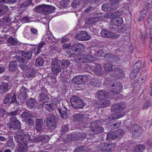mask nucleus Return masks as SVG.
<instances>
[{"instance_id":"3c124183","label":"nucleus","mask_w":152,"mask_h":152,"mask_svg":"<svg viewBox=\"0 0 152 152\" xmlns=\"http://www.w3.org/2000/svg\"><path fill=\"white\" fill-rule=\"evenodd\" d=\"M70 64L69 61L67 60H63L62 62V65L64 67H67Z\"/></svg>"},{"instance_id":"72a5a7b5","label":"nucleus","mask_w":152,"mask_h":152,"mask_svg":"<svg viewBox=\"0 0 152 152\" xmlns=\"http://www.w3.org/2000/svg\"><path fill=\"white\" fill-rule=\"evenodd\" d=\"M9 69L10 71H14L17 69V63L15 61L10 62L9 64Z\"/></svg>"},{"instance_id":"6e6d98bb","label":"nucleus","mask_w":152,"mask_h":152,"mask_svg":"<svg viewBox=\"0 0 152 152\" xmlns=\"http://www.w3.org/2000/svg\"><path fill=\"white\" fill-rule=\"evenodd\" d=\"M121 124V121H118L113 124V126L114 129L116 128L120 127Z\"/></svg>"},{"instance_id":"0eeeda50","label":"nucleus","mask_w":152,"mask_h":152,"mask_svg":"<svg viewBox=\"0 0 152 152\" xmlns=\"http://www.w3.org/2000/svg\"><path fill=\"white\" fill-rule=\"evenodd\" d=\"M122 0H110V4H103L102 8L104 11H110L117 9L119 6V4Z\"/></svg>"},{"instance_id":"bf43d9fd","label":"nucleus","mask_w":152,"mask_h":152,"mask_svg":"<svg viewBox=\"0 0 152 152\" xmlns=\"http://www.w3.org/2000/svg\"><path fill=\"white\" fill-rule=\"evenodd\" d=\"M146 14L145 13L141 14L138 17V20L139 22L142 21L145 17Z\"/></svg>"},{"instance_id":"7ed1b4c3","label":"nucleus","mask_w":152,"mask_h":152,"mask_svg":"<svg viewBox=\"0 0 152 152\" xmlns=\"http://www.w3.org/2000/svg\"><path fill=\"white\" fill-rule=\"evenodd\" d=\"M126 103L120 102L118 103L113 105L111 107V111L115 113L107 116L106 120L108 121L119 119L122 117L126 112L124 111L126 108Z\"/></svg>"},{"instance_id":"ea45409f","label":"nucleus","mask_w":152,"mask_h":152,"mask_svg":"<svg viewBox=\"0 0 152 152\" xmlns=\"http://www.w3.org/2000/svg\"><path fill=\"white\" fill-rule=\"evenodd\" d=\"M44 37H45V36ZM54 39V37L51 32L50 31L48 32L46 35L45 38V40L48 42H50V41Z\"/></svg>"},{"instance_id":"a18cd8bd","label":"nucleus","mask_w":152,"mask_h":152,"mask_svg":"<svg viewBox=\"0 0 152 152\" xmlns=\"http://www.w3.org/2000/svg\"><path fill=\"white\" fill-rule=\"evenodd\" d=\"M70 1L69 0H62L61 1L60 4L63 7H66L69 5Z\"/></svg>"},{"instance_id":"cd10ccee","label":"nucleus","mask_w":152,"mask_h":152,"mask_svg":"<svg viewBox=\"0 0 152 152\" xmlns=\"http://www.w3.org/2000/svg\"><path fill=\"white\" fill-rule=\"evenodd\" d=\"M42 91L41 93L39 94V101H45L48 100L49 99V97L46 94L47 91H44L43 89H45V88L42 87Z\"/></svg>"},{"instance_id":"dca6fc26","label":"nucleus","mask_w":152,"mask_h":152,"mask_svg":"<svg viewBox=\"0 0 152 152\" xmlns=\"http://www.w3.org/2000/svg\"><path fill=\"white\" fill-rule=\"evenodd\" d=\"M110 92L112 93L113 94H118L114 93L110 91L107 92V91H105L103 90L99 91L97 92L96 94L98 96V97L99 100H102L105 99H107L110 97Z\"/></svg>"},{"instance_id":"4c0bfd02","label":"nucleus","mask_w":152,"mask_h":152,"mask_svg":"<svg viewBox=\"0 0 152 152\" xmlns=\"http://www.w3.org/2000/svg\"><path fill=\"white\" fill-rule=\"evenodd\" d=\"M8 10V7L5 5L0 4V16L4 14Z\"/></svg>"},{"instance_id":"1a4fd4ad","label":"nucleus","mask_w":152,"mask_h":152,"mask_svg":"<svg viewBox=\"0 0 152 152\" xmlns=\"http://www.w3.org/2000/svg\"><path fill=\"white\" fill-rule=\"evenodd\" d=\"M70 102L72 106L75 109H82L85 106L83 100L76 96H72Z\"/></svg>"},{"instance_id":"b1692460","label":"nucleus","mask_w":152,"mask_h":152,"mask_svg":"<svg viewBox=\"0 0 152 152\" xmlns=\"http://www.w3.org/2000/svg\"><path fill=\"white\" fill-rule=\"evenodd\" d=\"M26 103L28 108L30 109H34L36 107L37 102L34 99L30 98L27 100Z\"/></svg>"},{"instance_id":"338daca9","label":"nucleus","mask_w":152,"mask_h":152,"mask_svg":"<svg viewBox=\"0 0 152 152\" xmlns=\"http://www.w3.org/2000/svg\"><path fill=\"white\" fill-rule=\"evenodd\" d=\"M11 102L12 103H15L16 102H17V100L16 99V96L14 94L13 95V96L12 98V99L11 100Z\"/></svg>"},{"instance_id":"2f4dec72","label":"nucleus","mask_w":152,"mask_h":152,"mask_svg":"<svg viewBox=\"0 0 152 152\" xmlns=\"http://www.w3.org/2000/svg\"><path fill=\"white\" fill-rule=\"evenodd\" d=\"M100 34L102 37L104 38H110L113 36L112 32L105 30H102L100 32Z\"/></svg>"},{"instance_id":"a19ab883","label":"nucleus","mask_w":152,"mask_h":152,"mask_svg":"<svg viewBox=\"0 0 152 152\" xmlns=\"http://www.w3.org/2000/svg\"><path fill=\"white\" fill-rule=\"evenodd\" d=\"M44 63V61L41 57H38L36 59V64L38 67L43 66Z\"/></svg>"},{"instance_id":"aec40b11","label":"nucleus","mask_w":152,"mask_h":152,"mask_svg":"<svg viewBox=\"0 0 152 152\" xmlns=\"http://www.w3.org/2000/svg\"><path fill=\"white\" fill-rule=\"evenodd\" d=\"M147 74L146 72H142L139 76L136 82L139 85H141L148 80Z\"/></svg>"},{"instance_id":"774afa93","label":"nucleus","mask_w":152,"mask_h":152,"mask_svg":"<svg viewBox=\"0 0 152 152\" xmlns=\"http://www.w3.org/2000/svg\"><path fill=\"white\" fill-rule=\"evenodd\" d=\"M147 21L150 26H152V17L148 18Z\"/></svg>"},{"instance_id":"f03ea898","label":"nucleus","mask_w":152,"mask_h":152,"mask_svg":"<svg viewBox=\"0 0 152 152\" xmlns=\"http://www.w3.org/2000/svg\"><path fill=\"white\" fill-rule=\"evenodd\" d=\"M91 84L94 86L99 87L102 85V83H103V86H104L107 87L108 89L109 90V88L108 87L113 88L112 90H110V91H112V92L115 94H119L122 90L123 85L119 81L117 82L115 80H111L109 79L104 82L103 81L102 79L101 80L98 79L97 78L94 79H92L90 82Z\"/></svg>"},{"instance_id":"e2e57ef3","label":"nucleus","mask_w":152,"mask_h":152,"mask_svg":"<svg viewBox=\"0 0 152 152\" xmlns=\"http://www.w3.org/2000/svg\"><path fill=\"white\" fill-rule=\"evenodd\" d=\"M75 152H83V148L81 146L79 147L75 151Z\"/></svg>"},{"instance_id":"2eb2a0df","label":"nucleus","mask_w":152,"mask_h":152,"mask_svg":"<svg viewBox=\"0 0 152 152\" xmlns=\"http://www.w3.org/2000/svg\"><path fill=\"white\" fill-rule=\"evenodd\" d=\"M112 144L108 143H102L98 144L97 146V152H112L111 148H107L110 145Z\"/></svg>"},{"instance_id":"f257e3e1","label":"nucleus","mask_w":152,"mask_h":152,"mask_svg":"<svg viewBox=\"0 0 152 152\" xmlns=\"http://www.w3.org/2000/svg\"><path fill=\"white\" fill-rule=\"evenodd\" d=\"M47 135H42L38 137H34L31 139V136L29 134H26L24 136H16L15 138L17 139V142L19 144L16 148L18 152H25L28 150V144L29 142H37L40 141H44L47 138Z\"/></svg>"},{"instance_id":"4468645a","label":"nucleus","mask_w":152,"mask_h":152,"mask_svg":"<svg viewBox=\"0 0 152 152\" xmlns=\"http://www.w3.org/2000/svg\"><path fill=\"white\" fill-rule=\"evenodd\" d=\"M46 125L49 129H55L56 125V117L54 115H50L47 118Z\"/></svg>"},{"instance_id":"37998d69","label":"nucleus","mask_w":152,"mask_h":152,"mask_svg":"<svg viewBox=\"0 0 152 152\" xmlns=\"http://www.w3.org/2000/svg\"><path fill=\"white\" fill-rule=\"evenodd\" d=\"M104 49L103 47L97 48V54L96 55V56L101 57L104 54Z\"/></svg>"},{"instance_id":"e433bc0d","label":"nucleus","mask_w":152,"mask_h":152,"mask_svg":"<svg viewBox=\"0 0 152 152\" xmlns=\"http://www.w3.org/2000/svg\"><path fill=\"white\" fill-rule=\"evenodd\" d=\"M8 42L12 45H17L18 43L17 39H15L12 36H10L7 40Z\"/></svg>"},{"instance_id":"9b49d317","label":"nucleus","mask_w":152,"mask_h":152,"mask_svg":"<svg viewBox=\"0 0 152 152\" xmlns=\"http://www.w3.org/2000/svg\"><path fill=\"white\" fill-rule=\"evenodd\" d=\"M84 47L83 45L80 43L74 44L72 47V50L69 52V53L71 56L75 57L77 56L75 53H81L84 51Z\"/></svg>"},{"instance_id":"f8f14e48","label":"nucleus","mask_w":152,"mask_h":152,"mask_svg":"<svg viewBox=\"0 0 152 152\" xmlns=\"http://www.w3.org/2000/svg\"><path fill=\"white\" fill-rule=\"evenodd\" d=\"M51 71L56 75H58L61 72L60 66L59 64H58V61L56 59H52L51 63Z\"/></svg>"},{"instance_id":"09e8293b","label":"nucleus","mask_w":152,"mask_h":152,"mask_svg":"<svg viewBox=\"0 0 152 152\" xmlns=\"http://www.w3.org/2000/svg\"><path fill=\"white\" fill-rule=\"evenodd\" d=\"M53 103H50L46 104L45 107L47 110L50 112L53 109Z\"/></svg>"},{"instance_id":"20e7f679","label":"nucleus","mask_w":152,"mask_h":152,"mask_svg":"<svg viewBox=\"0 0 152 152\" xmlns=\"http://www.w3.org/2000/svg\"><path fill=\"white\" fill-rule=\"evenodd\" d=\"M97 48L92 49L90 51L89 53L91 55H87L84 54H81L75 58L76 61L79 63H87L91 61H95L96 58L92 55L96 56L97 54Z\"/></svg>"},{"instance_id":"f704fd0d","label":"nucleus","mask_w":152,"mask_h":152,"mask_svg":"<svg viewBox=\"0 0 152 152\" xmlns=\"http://www.w3.org/2000/svg\"><path fill=\"white\" fill-rule=\"evenodd\" d=\"M8 83L3 82L0 86V90L3 93H5L8 91Z\"/></svg>"},{"instance_id":"49530a36","label":"nucleus","mask_w":152,"mask_h":152,"mask_svg":"<svg viewBox=\"0 0 152 152\" xmlns=\"http://www.w3.org/2000/svg\"><path fill=\"white\" fill-rule=\"evenodd\" d=\"M138 72L136 71H134V70L133 69L132 72H131L129 76L130 78L133 79L135 78L136 77L137 75Z\"/></svg>"},{"instance_id":"473e14b6","label":"nucleus","mask_w":152,"mask_h":152,"mask_svg":"<svg viewBox=\"0 0 152 152\" xmlns=\"http://www.w3.org/2000/svg\"><path fill=\"white\" fill-rule=\"evenodd\" d=\"M94 67V72L97 75H100L102 74V68L100 64H96Z\"/></svg>"},{"instance_id":"423d86ee","label":"nucleus","mask_w":152,"mask_h":152,"mask_svg":"<svg viewBox=\"0 0 152 152\" xmlns=\"http://www.w3.org/2000/svg\"><path fill=\"white\" fill-rule=\"evenodd\" d=\"M73 120L75 122H77L79 126L84 123L87 124L91 121L90 118L88 115L83 114L75 113L73 115Z\"/></svg>"},{"instance_id":"6e6552de","label":"nucleus","mask_w":152,"mask_h":152,"mask_svg":"<svg viewBox=\"0 0 152 152\" xmlns=\"http://www.w3.org/2000/svg\"><path fill=\"white\" fill-rule=\"evenodd\" d=\"M127 129L132 134L133 137L140 136L142 134L143 132V129L141 126L135 124H131L130 126L127 127Z\"/></svg>"},{"instance_id":"5fc2aeb1","label":"nucleus","mask_w":152,"mask_h":152,"mask_svg":"<svg viewBox=\"0 0 152 152\" xmlns=\"http://www.w3.org/2000/svg\"><path fill=\"white\" fill-rule=\"evenodd\" d=\"M69 129L68 125H66L62 127L61 130L62 132L64 133L68 132Z\"/></svg>"},{"instance_id":"69168bd1","label":"nucleus","mask_w":152,"mask_h":152,"mask_svg":"<svg viewBox=\"0 0 152 152\" xmlns=\"http://www.w3.org/2000/svg\"><path fill=\"white\" fill-rule=\"evenodd\" d=\"M45 44V43L44 42H41L39 43L38 48H39L41 49L42 48Z\"/></svg>"},{"instance_id":"ddd939ff","label":"nucleus","mask_w":152,"mask_h":152,"mask_svg":"<svg viewBox=\"0 0 152 152\" xmlns=\"http://www.w3.org/2000/svg\"><path fill=\"white\" fill-rule=\"evenodd\" d=\"M7 126L10 128L20 129L21 128L20 122L15 117L10 118V121L7 124Z\"/></svg>"},{"instance_id":"79ce46f5","label":"nucleus","mask_w":152,"mask_h":152,"mask_svg":"<svg viewBox=\"0 0 152 152\" xmlns=\"http://www.w3.org/2000/svg\"><path fill=\"white\" fill-rule=\"evenodd\" d=\"M113 131L107 134L106 139L108 140H114L116 139Z\"/></svg>"},{"instance_id":"412c9836","label":"nucleus","mask_w":152,"mask_h":152,"mask_svg":"<svg viewBox=\"0 0 152 152\" xmlns=\"http://www.w3.org/2000/svg\"><path fill=\"white\" fill-rule=\"evenodd\" d=\"M26 88L24 86H22L20 90V93L18 96V99L20 100L19 101L21 102H23L26 97Z\"/></svg>"},{"instance_id":"7c9ffc66","label":"nucleus","mask_w":152,"mask_h":152,"mask_svg":"<svg viewBox=\"0 0 152 152\" xmlns=\"http://www.w3.org/2000/svg\"><path fill=\"white\" fill-rule=\"evenodd\" d=\"M36 129L37 132L42 130V126L43 125V120L42 119H38L36 121Z\"/></svg>"},{"instance_id":"c756f323","label":"nucleus","mask_w":152,"mask_h":152,"mask_svg":"<svg viewBox=\"0 0 152 152\" xmlns=\"http://www.w3.org/2000/svg\"><path fill=\"white\" fill-rule=\"evenodd\" d=\"M113 66V63L109 61L104 64V68L106 72H110L112 71Z\"/></svg>"},{"instance_id":"4be33fe9","label":"nucleus","mask_w":152,"mask_h":152,"mask_svg":"<svg viewBox=\"0 0 152 152\" xmlns=\"http://www.w3.org/2000/svg\"><path fill=\"white\" fill-rule=\"evenodd\" d=\"M124 76V73L122 70L119 68L115 69L114 74L111 75V77H113L116 79L123 78Z\"/></svg>"},{"instance_id":"6ab92c4d","label":"nucleus","mask_w":152,"mask_h":152,"mask_svg":"<svg viewBox=\"0 0 152 152\" xmlns=\"http://www.w3.org/2000/svg\"><path fill=\"white\" fill-rule=\"evenodd\" d=\"M84 77L85 78L86 77L83 75L77 76L73 78L72 82L73 83L78 85H83L86 82V81L84 79Z\"/></svg>"},{"instance_id":"393cba45","label":"nucleus","mask_w":152,"mask_h":152,"mask_svg":"<svg viewBox=\"0 0 152 152\" xmlns=\"http://www.w3.org/2000/svg\"><path fill=\"white\" fill-rule=\"evenodd\" d=\"M111 22L114 26L118 27L121 26L123 23V19L121 17H115Z\"/></svg>"},{"instance_id":"c9c22d12","label":"nucleus","mask_w":152,"mask_h":152,"mask_svg":"<svg viewBox=\"0 0 152 152\" xmlns=\"http://www.w3.org/2000/svg\"><path fill=\"white\" fill-rule=\"evenodd\" d=\"M145 148V145L142 144H139L135 147L132 152H142Z\"/></svg>"},{"instance_id":"4d7b16f0","label":"nucleus","mask_w":152,"mask_h":152,"mask_svg":"<svg viewBox=\"0 0 152 152\" xmlns=\"http://www.w3.org/2000/svg\"><path fill=\"white\" fill-rule=\"evenodd\" d=\"M29 19V18L27 16H24L21 18V21L24 23L28 22Z\"/></svg>"},{"instance_id":"9d476101","label":"nucleus","mask_w":152,"mask_h":152,"mask_svg":"<svg viewBox=\"0 0 152 152\" xmlns=\"http://www.w3.org/2000/svg\"><path fill=\"white\" fill-rule=\"evenodd\" d=\"M34 9L36 11H42L45 13L48 14L53 12L56 9V7L51 5L42 4L38 6Z\"/></svg>"},{"instance_id":"39448f33","label":"nucleus","mask_w":152,"mask_h":152,"mask_svg":"<svg viewBox=\"0 0 152 152\" xmlns=\"http://www.w3.org/2000/svg\"><path fill=\"white\" fill-rule=\"evenodd\" d=\"M89 122L90 123V125L89 126L90 129L89 131H86V135L91 136L90 137L92 139L94 138L93 134H97L103 132L104 131V128L102 127L97 125L98 121H97Z\"/></svg>"},{"instance_id":"864d4df0","label":"nucleus","mask_w":152,"mask_h":152,"mask_svg":"<svg viewBox=\"0 0 152 152\" xmlns=\"http://www.w3.org/2000/svg\"><path fill=\"white\" fill-rule=\"evenodd\" d=\"M151 106V102H146L142 106V109L143 110L147 109L149 107Z\"/></svg>"},{"instance_id":"f3484780","label":"nucleus","mask_w":152,"mask_h":152,"mask_svg":"<svg viewBox=\"0 0 152 152\" xmlns=\"http://www.w3.org/2000/svg\"><path fill=\"white\" fill-rule=\"evenodd\" d=\"M32 115L31 114L26 112H23L21 114L22 117L25 118L26 122L28 126H32L34 124V120L30 118Z\"/></svg>"},{"instance_id":"de8ad7c7","label":"nucleus","mask_w":152,"mask_h":152,"mask_svg":"<svg viewBox=\"0 0 152 152\" xmlns=\"http://www.w3.org/2000/svg\"><path fill=\"white\" fill-rule=\"evenodd\" d=\"M7 145L9 147H10L12 149L14 148L15 144L13 140H9L7 143Z\"/></svg>"},{"instance_id":"bb28decb","label":"nucleus","mask_w":152,"mask_h":152,"mask_svg":"<svg viewBox=\"0 0 152 152\" xmlns=\"http://www.w3.org/2000/svg\"><path fill=\"white\" fill-rule=\"evenodd\" d=\"M38 36V31L36 28H30V33L29 34L30 38L31 40L37 38Z\"/></svg>"},{"instance_id":"680f3d73","label":"nucleus","mask_w":152,"mask_h":152,"mask_svg":"<svg viewBox=\"0 0 152 152\" xmlns=\"http://www.w3.org/2000/svg\"><path fill=\"white\" fill-rule=\"evenodd\" d=\"M113 15L116 17H118L119 16H120L121 15V13L119 11H115L113 13Z\"/></svg>"},{"instance_id":"a878e982","label":"nucleus","mask_w":152,"mask_h":152,"mask_svg":"<svg viewBox=\"0 0 152 152\" xmlns=\"http://www.w3.org/2000/svg\"><path fill=\"white\" fill-rule=\"evenodd\" d=\"M58 109L60 115V117L62 118L66 119L68 118V112L65 107L64 109L59 108H58Z\"/></svg>"},{"instance_id":"5701e85b","label":"nucleus","mask_w":152,"mask_h":152,"mask_svg":"<svg viewBox=\"0 0 152 152\" xmlns=\"http://www.w3.org/2000/svg\"><path fill=\"white\" fill-rule=\"evenodd\" d=\"M105 60H112L113 61H120L119 57L118 56H115L113 54L108 53L105 54L104 56Z\"/></svg>"},{"instance_id":"0e129e2a","label":"nucleus","mask_w":152,"mask_h":152,"mask_svg":"<svg viewBox=\"0 0 152 152\" xmlns=\"http://www.w3.org/2000/svg\"><path fill=\"white\" fill-rule=\"evenodd\" d=\"M113 124L110 123H109V124H108L107 126L109 130H111L114 129V127L113 126Z\"/></svg>"},{"instance_id":"8fccbe9b","label":"nucleus","mask_w":152,"mask_h":152,"mask_svg":"<svg viewBox=\"0 0 152 152\" xmlns=\"http://www.w3.org/2000/svg\"><path fill=\"white\" fill-rule=\"evenodd\" d=\"M11 96V94L10 93H9L5 96V99L4 101V103L5 104H7L8 103L10 99Z\"/></svg>"},{"instance_id":"a211bd4d","label":"nucleus","mask_w":152,"mask_h":152,"mask_svg":"<svg viewBox=\"0 0 152 152\" xmlns=\"http://www.w3.org/2000/svg\"><path fill=\"white\" fill-rule=\"evenodd\" d=\"M21 55L23 57V58H21L18 57L17 60L20 63H24L25 62V60L23 59L25 58L26 60L30 59L32 56V53L29 51H23L21 53Z\"/></svg>"},{"instance_id":"c03bdc74","label":"nucleus","mask_w":152,"mask_h":152,"mask_svg":"<svg viewBox=\"0 0 152 152\" xmlns=\"http://www.w3.org/2000/svg\"><path fill=\"white\" fill-rule=\"evenodd\" d=\"M142 63L140 61H139L136 62V63H135L133 66V70H134V71H136L138 72H139L140 69L141 68V67L142 66Z\"/></svg>"},{"instance_id":"c85d7f7f","label":"nucleus","mask_w":152,"mask_h":152,"mask_svg":"<svg viewBox=\"0 0 152 152\" xmlns=\"http://www.w3.org/2000/svg\"><path fill=\"white\" fill-rule=\"evenodd\" d=\"M80 40H87L90 38V37L86 31H82L78 35Z\"/></svg>"},{"instance_id":"052dcab7","label":"nucleus","mask_w":152,"mask_h":152,"mask_svg":"<svg viewBox=\"0 0 152 152\" xmlns=\"http://www.w3.org/2000/svg\"><path fill=\"white\" fill-rule=\"evenodd\" d=\"M5 114L6 111L5 109L0 107V115L3 117Z\"/></svg>"},{"instance_id":"603ef678","label":"nucleus","mask_w":152,"mask_h":152,"mask_svg":"<svg viewBox=\"0 0 152 152\" xmlns=\"http://www.w3.org/2000/svg\"><path fill=\"white\" fill-rule=\"evenodd\" d=\"M103 105L101 106V107H104L109 106L110 103V100L107 99L103 100Z\"/></svg>"},{"instance_id":"13d9d810","label":"nucleus","mask_w":152,"mask_h":152,"mask_svg":"<svg viewBox=\"0 0 152 152\" xmlns=\"http://www.w3.org/2000/svg\"><path fill=\"white\" fill-rule=\"evenodd\" d=\"M103 105V103L102 100H99V101L96 102V107L97 108H102L104 107H100Z\"/></svg>"},{"instance_id":"58836bf2","label":"nucleus","mask_w":152,"mask_h":152,"mask_svg":"<svg viewBox=\"0 0 152 152\" xmlns=\"http://www.w3.org/2000/svg\"><path fill=\"white\" fill-rule=\"evenodd\" d=\"M113 132H114V134L116 139L117 138H121L124 134V130L121 129H119L117 130L114 131Z\"/></svg>"}]
</instances>
